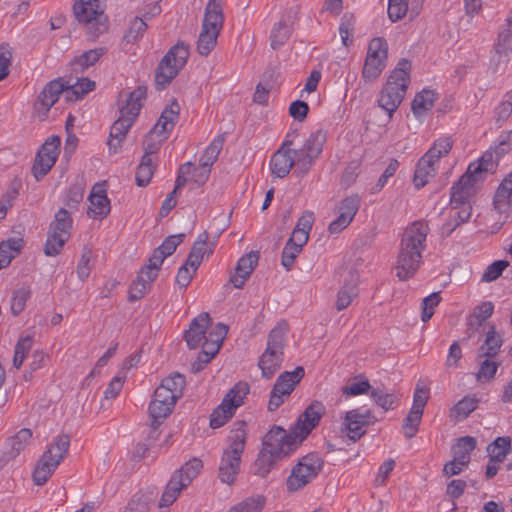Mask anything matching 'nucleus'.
<instances>
[{"label": "nucleus", "instance_id": "obj_21", "mask_svg": "<svg viewBox=\"0 0 512 512\" xmlns=\"http://www.w3.org/2000/svg\"><path fill=\"white\" fill-rule=\"evenodd\" d=\"M88 200L90 203L87 210L89 218L102 220L110 213V200L108 199L106 190L102 184H96L93 186Z\"/></svg>", "mask_w": 512, "mask_h": 512}, {"label": "nucleus", "instance_id": "obj_29", "mask_svg": "<svg viewBox=\"0 0 512 512\" xmlns=\"http://www.w3.org/2000/svg\"><path fill=\"white\" fill-rule=\"evenodd\" d=\"M209 235L206 231L201 233L194 242L186 261L193 267H199L205 254L211 255L214 251L215 243L211 242L208 247Z\"/></svg>", "mask_w": 512, "mask_h": 512}, {"label": "nucleus", "instance_id": "obj_50", "mask_svg": "<svg viewBox=\"0 0 512 512\" xmlns=\"http://www.w3.org/2000/svg\"><path fill=\"white\" fill-rule=\"evenodd\" d=\"M291 27L283 20L279 21L271 32V47L277 49L282 46L290 37Z\"/></svg>", "mask_w": 512, "mask_h": 512}, {"label": "nucleus", "instance_id": "obj_37", "mask_svg": "<svg viewBox=\"0 0 512 512\" xmlns=\"http://www.w3.org/2000/svg\"><path fill=\"white\" fill-rule=\"evenodd\" d=\"M21 238H10L0 243V269L8 266L22 247Z\"/></svg>", "mask_w": 512, "mask_h": 512}, {"label": "nucleus", "instance_id": "obj_61", "mask_svg": "<svg viewBox=\"0 0 512 512\" xmlns=\"http://www.w3.org/2000/svg\"><path fill=\"white\" fill-rule=\"evenodd\" d=\"M441 297L438 292H434L425 297L422 301L421 320L427 322L434 314V309L439 305Z\"/></svg>", "mask_w": 512, "mask_h": 512}, {"label": "nucleus", "instance_id": "obj_62", "mask_svg": "<svg viewBox=\"0 0 512 512\" xmlns=\"http://www.w3.org/2000/svg\"><path fill=\"white\" fill-rule=\"evenodd\" d=\"M275 460H277L275 457L268 454L264 450H261L258 458L255 461V474L261 477H265L269 473Z\"/></svg>", "mask_w": 512, "mask_h": 512}, {"label": "nucleus", "instance_id": "obj_4", "mask_svg": "<svg viewBox=\"0 0 512 512\" xmlns=\"http://www.w3.org/2000/svg\"><path fill=\"white\" fill-rule=\"evenodd\" d=\"M288 324L285 321L278 322L269 332L267 347L259 358L258 366L262 376L270 379L280 369L284 359V346Z\"/></svg>", "mask_w": 512, "mask_h": 512}, {"label": "nucleus", "instance_id": "obj_9", "mask_svg": "<svg viewBox=\"0 0 512 512\" xmlns=\"http://www.w3.org/2000/svg\"><path fill=\"white\" fill-rule=\"evenodd\" d=\"M495 167L493 153L485 152L477 162L468 166L465 174L453 185V198L458 200L472 196L475 193V184L482 179V175L486 172H492Z\"/></svg>", "mask_w": 512, "mask_h": 512}, {"label": "nucleus", "instance_id": "obj_22", "mask_svg": "<svg viewBox=\"0 0 512 512\" xmlns=\"http://www.w3.org/2000/svg\"><path fill=\"white\" fill-rule=\"evenodd\" d=\"M211 318L209 313L202 312L195 317L189 326V329L185 331L184 338L190 349H196L206 338L208 327L211 325Z\"/></svg>", "mask_w": 512, "mask_h": 512}, {"label": "nucleus", "instance_id": "obj_41", "mask_svg": "<svg viewBox=\"0 0 512 512\" xmlns=\"http://www.w3.org/2000/svg\"><path fill=\"white\" fill-rule=\"evenodd\" d=\"M479 399L476 397H464L458 401L450 412V417L455 421L467 418L478 407Z\"/></svg>", "mask_w": 512, "mask_h": 512}, {"label": "nucleus", "instance_id": "obj_56", "mask_svg": "<svg viewBox=\"0 0 512 512\" xmlns=\"http://www.w3.org/2000/svg\"><path fill=\"white\" fill-rule=\"evenodd\" d=\"M422 416L423 413L410 409L402 425L403 432L407 438H413L416 435Z\"/></svg>", "mask_w": 512, "mask_h": 512}, {"label": "nucleus", "instance_id": "obj_45", "mask_svg": "<svg viewBox=\"0 0 512 512\" xmlns=\"http://www.w3.org/2000/svg\"><path fill=\"white\" fill-rule=\"evenodd\" d=\"M224 140L225 139L223 135L217 136L206 148L205 152L203 153L199 160V163H201V165L203 166L211 168V166L217 160L218 155L223 148Z\"/></svg>", "mask_w": 512, "mask_h": 512}, {"label": "nucleus", "instance_id": "obj_24", "mask_svg": "<svg viewBox=\"0 0 512 512\" xmlns=\"http://www.w3.org/2000/svg\"><path fill=\"white\" fill-rule=\"evenodd\" d=\"M259 260L258 252H249L242 256L235 267V272L230 276V282L235 288H242L256 268Z\"/></svg>", "mask_w": 512, "mask_h": 512}, {"label": "nucleus", "instance_id": "obj_1", "mask_svg": "<svg viewBox=\"0 0 512 512\" xmlns=\"http://www.w3.org/2000/svg\"><path fill=\"white\" fill-rule=\"evenodd\" d=\"M428 233L429 227L424 221H415L404 230L394 267L399 280L412 278L419 269Z\"/></svg>", "mask_w": 512, "mask_h": 512}, {"label": "nucleus", "instance_id": "obj_46", "mask_svg": "<svg viewBox=\"0 0 512 512\" xmlns=\"http://www.w3.org/2000/svg\"><path fill=\"white\" fill-rule=\"evenodd\" d=\"M32 432L30 429H21L16 435L9 439V446L11 447L8 452L9 457H16L30 442Z\"/></svg>", "mask_w": 512, "mask_h": 512}, {"label": "nucleus", "instance_id": "obj_12", "mask_svg": "<svg viewBox=\"0 0 512 512\" xmlns=\"http://www.w3.org/2000/svg\"><path fill=\"white\" fill-rule=\"evenodd\" d=\"M249 393V385L246 382L236 383L225 395L222 403L213 411L210 416V426L219 428L223 426L232 416L236 409L244 403Z\"/></svg>", "mask_w": 512, "mask_h": 512}, {"label": "nucleus", "instance_id": "obj_11", "mask_svg": "<svg viewBox=\"0 0 512 512\" xmlns=\"http://www.w3.org/2000/svg\"><path fill=\"white\" fill-rule=\"evenodd\" d=\"M323 465L324 460L317 453H309L301 457L287 478L288 491L296 492L303 489L317 477Z\"/></svg>", "mask_w": 512, "mask_h": 512}, {"label": "nucleus", "instance_id": "obj_23", "mask_svg": "<svg viewBox=\"0 0 512 512\" xmlns=\"http://www.w3.org/2000/svg\"><path fill=\"white\" fill-rule=\"evenodd\" d=\"M372 422V414L369 410L353 409L346 412L344 424L349 432V438L357 441L364 435L362 428Z\"/></svg>", "mask_w": 512, "mask_h": 512}, {"label": "nucleus", "instance_id": "obj_53", "mask_svg": "<svg viewBox=\"0 0 512 512\" xmlns=\"http://www.w3.org/2000/svg\"><path fill=\"white\" fill-rule=\"evenodd\" d=\"M69 237H62L61 234L49 231L45 243L44 252L47 256H56L63 249L64 244L68 241Z\"/></svg>", "mask_w": 512, "mask_h": 512}, {"label": "nucleus", "instance_id": "obj_18", "mask_svg": "<svg viewBox=\"0 0 512 512\" xmlns=\"http://www.w3.org/2000/svg\"><path fill=\"white\" fill-rule=\"evenodd\" d=\"M161 265L162 263L154 265L153 256L149 258L148 264L140 270L136 280L130 286V301L141 299L147 293L151 283L156 279Z\"/></svg>", "mask_w": 512, "mask_h": 512}, {"label": "nucleus", "instance_id": "obj_17", "mask_svg": "<svg viewBox=\"0 0 512 512\" xmlns=\"http://www.w3.org/2000/svg\"><path fill=\"white\" fill-rule=\"evenodd\" d=\"M360 203L361 198L357 194L344 198L338 206L339 216L330 223L328 231L331 234H337L344 230L355 217L360 208Z\"/></svg>", "mask_w": 512, "mask_h": 512}, {"label": "nucleus", "instance_id": "obj_58", "mask_svg": "<svg viewBox=\"0 0 512 512\" xmlns=\"http://www.w3.org/2000/svg\"><path fill=\"white\" fill-rule=\"evenodd\" d=\"M147 29V24L141 18H134L129 26L128 31L124 35V39L128 43H133L141 38Z\"/></svg>", "mask_w": 512, "mask_h": 512}, {"label": "nucleus", "instance_id": "obj_28", "mask_svg": "<svg viewBox=\"0 0 512 512\" xmlns=\"http://www.w3.org/2000/svg\"><path fill=\"white\" fill-rule=\"evenodd\" d=\"M438 167V163L424 154L417 163L413 182L417 189L425 186L432 179Z\"/></svg>", "mask_w": 512, "mask_h": 512}, {"label": "nucleus", "instance_id": "obj_34", "mask_svg": "<svg viewBox=\"0 0 512 512\" xmlns=\"http://www.w3.org/2000/svg\"><path fill=\"white\" fill-rule=\"evenodd\" d=\"M184 234L170 235L164 242L157 247L151 256H153L154 264L163 263L166 257L172 255L184 239Z\"/></svg>", "mask_w": 512, "mask_h": 512}, {"label": "nucleus", "instance_id": "obj_5", "mask_svg": "<svg viewBox=\"0 0 512 512\" xmlns=\"http://www.w3.org/2000/svg\"><path fill=\"white\" fill-rule=\"evenodd\" d=\"M224 15L220 0H209L206 7L202 27L197 40V52L207 56L216 46L220 31L223 28Z\"/></svg>", "mask_w": 512, "mask_h": 512}, {"label": "nucleus", "instance_id": "obj_43", "mask_svg": "<svg viewBox=\"0 0 512 512\" xmlns=\"http://www.w3.org/2000/svg\"><path fill=\"white\" fill-rule=\"evenodd\" d=\"M452 147L453 140L451 137H441L433 143L432 147L425 154L439 163L440 158L447 156Z\"/></svg>", "mask_w": 512, "mask_h": 512}, {"label": "nucleus", "instance_id": "obj_47", "mask_svg": "<svg viewBox=\"0 0 512 512\" xmlns=\"http://www.w3.org/2000/svg\"><path fill=\"white\" fill-rule=\"evenodd\" d=\"M154 174L152 158L143 155L136 171V183L140 187L146 186Z\"/></svg>", "mask_w": 512, "mask_h": 512}, {"label": "nucleus", "instance_id": "obj_16", "mask_svg": "<svg viewBox=\"0 0 512 512\" xmlns=\"http://www.w3.org/2000/svg\"><path fill=\"white\" fill-rule=\"evenodd\" d=\"M410 69V62L402 59L389 75L382 96H404L410 82Z\"/></svg>", "mask_w": 512, "mask_h": 512}, {"label": "nucleus", "instance_id": "obj_48", "mask_svg": "<svg viewBox=\"0 0 512 512\" xmlns=\"http://www.w3.org/2000/svg\"><path fill=\"white\" fill-rule=\"evenodd\" d=\"M325 142L326 133L322 130H317L310 134V136L305 141L303 148L307 150L310 155L318 158L322 152Z\"/></svg>", "mask_w": 512, "mask_h": 512}, {"label": "nucleus", "instance_id": "obj_42", "mask_svg": "<svg viewBox=\"0 0 512 512\" xmlns=\"http://www.w3.org/2000/svg\"><path fill=\"white\" fill-rule=\"evenodd\" d=\"M202 468V461L198 458H193L186 462L179 470L175 471L173 475H179L181 481L185 483L186 486H189Z\"/></svg>", "mask_w": 512, "mask_h": 512}, {"label": "nucleus", "instance_id": "obj_36", "mask_svg": "<svg viewBox=\"0 0 512 512\" xmlns=\"http://www.w3.org/2000/svg\"><path fill=\"white\" fill-rule=\"evenodd\" d=\"M510 451L511 439L509 437H498L487 447L491 462H503Z\"/></svg>", "mask_w": 512, "mask_h": 512}, {"label": "nucleus", "instance_id": "obj_26", "mask_svg": "<svg viewBox=\"0 0 512 512\" xmlns=\"http://www.w3.org/2000/svg\"><path fill=\"white\" fill-rule=\"evenodd\" d=\"M512 50V30L507 29L499 34L495 45V55L491 59V66L495 72L502 70L508 62V52Z\"/></svg>", "mask_w": 512, "mask_h": 512}, {"label": "nucleus", "instance_id": "obj_15", "mask_svg": "<svg viewBox=\"0 0 512 512\" xmlns=\"http://www.w3.org/2000/svg\"><path fill=\"white\" fill-rule=\"evenodd\" d=\"M60 138L49 137L38 151L32 167V172L37 181L42 179L54 166L59 155Z\"/></svg>", "mask_w": 512, "mask_h": 512}, {"label": "nucleus", "instance_id": "obj_39", "mask_svg": "<svg viewBox=\"0 0 512 512\" xmlns=\"http://www.w3.org/2000/svg\"><path fill=\"white\" fill-rule=\"evenodd\" d=\"M72 218L70 212L64 208L59 209L50 225L49 231L61 234L62 237H69L72 229Z\"/></svg>", "mask_w": 512, "mask_h": 512}, {"label": "nucleus", "instance_id": "obj_14", "mask_svg": "<svg viewBox=\"0 0 512 512\" xmlns=\"http://www.w3.org/2000/svg\"><path fill=\"white\" fill-rule=\"evenodd\" d=\"M303 367H296L293 371H285L277 378L271 391L268 402V410L275 411L295 389L296 385L304 377Z\"/></svg>", "mask_w": 512, "mask_h": 512}, {"label": "nucleus", "instance_id": "obj_55", "mask_svg": "<svg viewBox=\"0 0 512 512\" xmlns=\"http://www.w3.org/2000/svg\"><path fill=\"white\" fill-rule=\"evenodd\" d=\"M166 139L167 137L165 135L157 133L151 129L143 142L144 155L151 157L152 154L156 153L160 149L162 143Z\"/></svg>", "mask_w": 512, "mask_h": 512}, {"label": "nucleus", "instance_id": "obj_57", "mask_svg": "<svg viewBox=\"0 0 512 512\" xmlns=\"http://www.w3.org/2000/svg\"><path fill=\"white\" fill-rule=\"evenodd\" d=\"M31 295L29 287H21L17 289L11 299V310L14 315L20 314L26 306V302Z\"/></svg>", "mask_w": 512, "mask_h": 512}, {"label": "nucleus", "instance_id": "obj_35", "mask_svg": "<svg viewBox=\"0 0 512 512\" xmlns=\"http://www.w3.org/2000/svg\"><path fill=\"white\" fill-rule=\"evenodd\" d=\"M476 447V440L473 437L465 436L458 440L453 446V458L459 461L462 466H467L470 462L471 452Z\"/></svg>", "mask_w": 512, "mask_h": 512}, {"label": "nucleus", "instance_id": "obj_10", "mask_svg": "<svg viewBox=\"0 0 512 512\" xmlns=\"http://www.w3.org/2000/svg\"><path fill=\"white\" fill-rule=\"evenodd\" d=\"M73 11L76 19L87 27V33L92 40L107 31L108 24L100 0H78Z\"/></svg>", "mask_w": 512, "mask_h": 512}, {"label": "nucleus", "instance_id": "obj_38", "mask_svg": "<svg viewBox=\"0 0 512 512\" xmlns=\"http://www.w3.org/2000/svg\"><path fill=\"white\" fill-rule=\"evenodd\" d=\"M227 333L228 327L223 323H217L205 338L203 347L217 354Z\"/></svg>", "mask_w": 512, "mask_h": 512}, {"label": "nucleus", "instance_id": "obj_52", "mask_svg": "<svg viewBox=\"0 0 512 512\" xmlns=\"http://www.w3.org/2000/svg\"><path fill=\"white\" fill-rule=\"evenodd\" d=\"M386 66V62L380 60H374L372 58L366 57L363 70L362 77L366 81H373L379 77L381 72L384 70Z\"/></svg>", "mask_w": 512, "mask_h": 512}, {"label": "nucleus", "instance_id": "obj_8", "mask_svg": "<svg viewBox=\"0 0 512 512\" xmlns=\"http://www.w3.org/2000/svg\"><path fill=\"white\" fill-rule=\"evenodd\" d=\"M70 446L68 435H59L49 445L39 460L34 473L33 481L36 485H43L51 477L66 456Z\"/></svg>", "mask_w": 512, "mask_h": 512}, {"label": "nucleus", "instance_id": "obj_59", "mask_svg": "<svg viewBox=\"0 0 512 512\" xmlns=\"http://www.w3.org/2000/svg\"><path fill=\"white\" fill-rule=\"evenodd\" d=\"M64 92L69 93L68 81L63 78H56L44 86L40 96H60Z\"/></svg>", "mask_w": 512, "mask_h": 512}, {"label": "nucleus", "instance_id": "obj_51", "mask_svg": "<svg viewBox=\"0 0 512 512\" xmlns=\"http://www.w3.org/2000/svg\"><path fill=\"white\" fill-rule=\"evenodd\" d=\"M371 398L385 411L393 409L398 402V398L394 393L386 392L380 388L372 390Z\"/></svg>", "mask_w": 512, "mask_h": 512}, {"label": "nucleus", "instance_id": "obj_6", "mask_svg": "<svg viewBox=\"0 0 512 512\" xmlns=\"http://www.w3.org/2000/svg\"><path fill=\"white\" fill-rule=\"evenodd\" d=\"M117 106L120 115L110 129L107 142L111 153H117L120 150L126 134L140 113L142 104L140 98H126L125 101L119 100Z\"/></svg>", "mask_w": 512, "mask_h": 512}, {"label": "nucleus", "instance_id": "obj_20", "mask_svg": "<svg viewBox=\"0 0 512 512\" xmlns=\"http://www.w3.org/2000/svg\"><path fill=\"white\" fill-rule=\"evenodd\" d=\"M296 136V132H292L287 135V138ZM292 140L286 139L282 146L273 154L270 160L271 172L278 178H284L287 176L294 166V160L292 157V150L290 145Z\"/></svg>", "mask_w": 512, "mask_h": 512}, {"label": "nucleus", "instance_id": "obj_64", "mask_svg": "<svg viewBox=\"0 0 512 512\" xmlns=\"http://www.w3.org/2000/svg\"><path fill=\"white\" fill-rule=\"evenodd\" d=\"M509 266L508 261L504 260H497L488 265V267L485 269L483 275H482V282H492L496 280L503 272L505 268Z\"/></svg>", "mask_w": 512, "mask_h": 512}, {"label": "nucleus", "instance_id": "obj_63", "mask_svg": "<svg viewBox=\"0 0 512 512\" xmlns=\"http://www.w3.org/2000/svg\"><path fill=\"white\" fill-rule=\"evenodd\" d=\"M429 399V388L422 385L420 382L416 384L415 391L413 394V405L411 409L423 413L424 408Z\"/></svg>", "mask_w": 512, "mask_h": 512}, {"label": "nucleus", "instance_id": "obj_33", "mask_svg": "<svg viewBox=\"0 0 512 512\" xmlns=\"http://www.w3.org/2000/svg\"><path fill=\"white\" fill-rule=\"evenodd\" d=\"M186 487L187 486L181 481L179 475H172L159 501V508L169 507L172 505L177 500L182 490Z\"/></svg>", "mask_w": 512, "mask_h": 512}, {"label": "nucleus", "instance_id": "obj_54", "mask_svg": "<svg viewBox=\"0 0 512 512\" xmlns=\"http://www.w3.org/2000/svg\"><path fill=\"white\" fill-rule=\"evenodd\" d=\"M292 153L295 157L293 158L294 165H296L295 172H299L302 175L306 174L310 170L311 165L316 158L310 155V153L304 148L299 150H292Z\"/></svg>", "mask_w": 512, "mask_h": 512}, {"label": "nucleus", "instance_id": "obj_32", "mask_svg": "<svg viewBox=\"0 0 512 512\" xmlns=\"http://www.w3.org/2000/svg\"><path fill=\"white\" fill-rule=\"evenodd\" d=\"M502 338L496 332L494 326H491L486 333L484 343L479 348V358H494L502 346Z\"/></svg>", "mask_w": 512, "mask_h": 512}, {"label": "nucleus", "instance_id": "obj_19", "mask_svg": "<svg viewBox=\"0 0 512 512\" xmlns=\"http://www.w3.org/2000/svg\"><path fill=\"white\" fill-rule=\"evenodd\" d=\"M324 414L325 406L319 401L312 402L292 427L294 429V433L298 434V438L300 440H304L318 425Z\"/></svg>", "mask_w": 512, "mask_h": 512}, {"label": "nucleus", "instance_id": "obj_7", "mask_svg": "<svg viewBox=\"0 0 512 512\" xmlns=\"http://www.w3.org/2000/svg\"><path fill=\"white\" fill-rule=\"evenodd\" d=\"M190 55V47L178 41L161 59L155 73V85L161 90L168 86L185 66Z\"/></svg>", "mask_w": 512, "mask_h": 512}, {"label": "nucleus", "instance_id": "obj_31", "mask_svg": "<svg viewBox=\"0 0 512 512\" xmlns=\"http://www.w3.org/2000/svg\"><path fill=\"white\" fill-rule=\"evenodd\" d=\"M157 492L153 489L139 491L129 501L125 512H148L155 503Z\"/></svg>", "mask_w": 512, "mask_h": 512}, {"label": "nucleus", "instance_id": "obj_44", "mask_svg": "<svg viewBox=\"0 0 512 512\" xmlns=\"http://www.w3.org/2000/svg\"><path fill=\"white\" fill-rule=\"evenodd\" d=\"M358 290L356 283L354 282H345L344 285L340 288L337 294L336 300V308L338 311L346 309L353 299L357 296Z\"/></svg>", "mask_w": 512, "mask_h": 512}, {"label": "nucleus", "instance_id": "obj_3", "mask_svg": "<svg viewBox=\"0 0 512 512\" xmlns=\"http://www.w3.org/2000/svg\"><path fill=\"white\" fill-rule=\"evenodd\" d=\"M184 387L185 378L179 373L163 379L156 388L149 405V413L153 419V424L171 414L176 401L183 395Z\"/></svg>", "mask_w": 512, "mask_h": 512}, {"label": "nucleus", "instance_id": "obj_2", "mask_svg": "<svg viewBox=\"0 0 512 512\" xmlns=\"http://www.w3.org/2000/svg\"><path fill=\"white\" fill-rule=\"evenodd\" d=\"M246 427L245 421H238L234 423V428L228 436L229 445L223 452L219 466V478L223 483H234L240 470L241 456L247 439Z\"/></svg>", "mask_w": 512, "mask_h": 512}, {"label": "nucleus", "instance_id": "obj_13", "mask_svg": "<svg viewBox=\"0 0 512 512\" xmlns=\"http://www.w3.org/2000/svg\"><path fill=\"white\" fill-rule=\"evenodd\" d=\"M302 441L298 438V434L294 433L293 428L286 432L283 428L276 426L265 435L262 450L280 459L293 452Z\"/></svg>", "mask_w": 512, "mask_h": 512}, {"label": "nucleus", "instance_id": "obj_30", "mask_svg": "<svg viewBox=\"0 0 512 512\" xmlns=\"http://www.w3.org/2000/svg\"><path fill=\"white\" fill-rule=\"evenodd\" d=\"M280 71L275 67H269L263 73L260 82L256 87V94H275L280 90Z\"/></svg>", "mask_w": 512, "mask_h": 512}, {"label": "nucleus", "instance_id": "obj_27", "mask_svg": "<svg viewBox=\"0 0 512 512\" xmlns=\"http://www.w3.org/2000/svg\"><path fill=\"white\" fill-rule=\"evenodd\" d=\"M180 106L176 100H173L170 105L165 107L162 111L157 123L152 130L157 133L163 134L168 138V135L173 130L179 118Z\"/></svg>", "mask_w": 512, "mask_h": 512}, {"label": "nucleus", "instance_id": "obj_49", "mask_svg": "<svg viewBox=\"0 0 512 512\" xmlns=\"http://www.w3.org/2000/svg\"><path fill=\"white\" fill-rule=\"evenodd\" d=\"M366 57L386 62L388 57V44L386 40L382 37L373 38L369 42Z\"/></svg>", "mask_w": 512, "mask_h": 512}, {"label": "nucleus", "instance_id": "obj_40", "mask_svg": "<svg viewBox=\"0 0 512 512\" xmlns=\"http://www.w3.org/2000/svg\"><path fill=\"white\" fill-rule=\"evenodd\" d=\"M471 196H467L464 199H454L453 198V187L451 188V204L453 205V209L456 210L455 214L453 215V219L455 221V226L449 231L451 232L456 226L467 222L471 217L472 207L470 203L468 202V199Z\"/></svg>", "mask_w": 512, "mask_h": 512}, {"label": "nucleus", "instance_id": "obj_25", "mask_svg": "<svg viewBox=\"0 0 512 512\" xmlns=\"http://www.w3.org/2000/svg\"><path fill=\"white\" fill-rule=\"evenodd\" d=\"M493 205L495 210L500 214H505L506 218L512 216V172L502 180L497 188Z\"/></svg>", "mask_w": 512, "mask_h": 512}, {"label": "nucleus", "instance_id": "obj_60", "mask_svg": "<svg viewBox=\"0 0 512 512\" xmlns=\"http://www.w3.org/2000/svg\"><path fill=\"white\" fill-rule=\"evenodd\" d=\"M104 53V48H97L86 51L79 57L75 58L73 64L80 66L82 69L88 68L89 66L96 63Z\"/></svg>", "mask_w": 512, "mask_h": 512}]
</instances>
